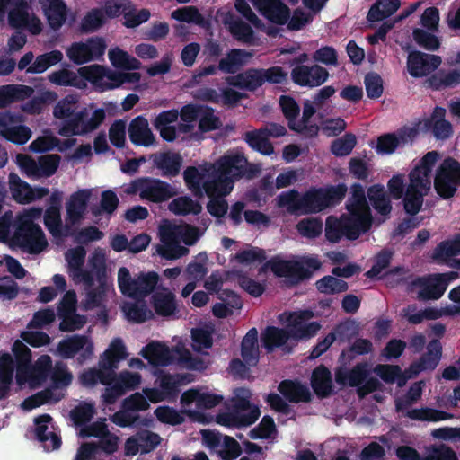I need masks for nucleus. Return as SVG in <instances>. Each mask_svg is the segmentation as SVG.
<instances>
[{"label":"nucleus","instance_id":"nucleus-1","mask_svg":"<svg viewBox=\"0 0 460 460\" xmlns=\"http://www.w3.org/2000/svg\"><path fill=\"white\" fill-rule=\"evenodd\" d=\"M441 155L438 151H429L415 162L408 174L405 185L402 173L394 174L387 181L390 197L402 199L405 211L416 215L422 208L424 198L429 194L434 178V187L442 198H450L460 185V164L452 159H445L438 166L435 176L433 172Z\"/></svg>","mask_w":460,"mask_h":460},{"label":"nucleus","instance_id":"nucleus-2","mask_svg":"<svg viewBox=\"0 0 460 460\" xmlns=\"http://www.w3.org/2000/svg\"><path fill=\"white\" fill-rule=\"evenodd\" d=\"M247 172V160L239 151H231L215 164L205 163L198 167H189L184 172V180L189 189L197 195L206 194L210 201L208 212L217 217L227 211V203L223 199L231 193L235 181Z\"/></svg>","mask_w":460,"mask_h":460},{"label":"nucleus","instance_id":"nucleus-3","mask_svg":"<svg viewBox=\"0 0 460 460\" xmlns=\"http://www.w3.org/2000/svg\"><path fill=\"white\" fill-rule=\"evenodd\" d=\"M42 208H30L18 213L13 221L12 212L0 217V241L22 248L29 253H40L48 245L47 239L37 224L40 220Z\"/></svg>","mask_w":460,"mask_h":460},{"label":"nucleus","instance_id":"nucleus-4","mask_svg":"<svg viewBox=\"0 0 460 460\" xmlns=\"http://www.w3.org/2000/svg\"><path fill=\"white\" fill-rule=\"evenodd\" d=\"M346 208L347 213L341 217L330 216L326 219L325 236L332 243H337L343 236L355 240L371 226L372 216L361 185L351 187V196Z\"/></svg>","mask_w":460,"mask_h":460},{"label":"nucleus","instance_id":"nucleus-5","mask_svg":"<svg viewBox=\"0 0 460 460\" xmlns=\"http://www.w3.org/2000/svg\"><path fill=\"white\" fill-rule=\"evenodd\" d=\"M160 243L154 248L155 253L166 260H177L189 253L186 246L193 245L200 237L198 228L163 220L158 226Z\"/></svg>","mask_w":460,"mask_h":460},{"label":"nucleus","instance_id":"nucleus-6","mask_svg":"<svg viewBox=\"0 0 460 460\" xmlns=\"http://www.w3.org/2000/svg\"><path fill=\"white\" fill-rule=\"evenodd\" d=\"M172 342L171 349L163 342L151 341L142 348L139 354L154 366H168L176 361L182 367L191 370H202L208 367L205 360L192 356L182 338L174 337Z\"/></svg>","mask_w":460,"mask_h":460},{"label":"nucleus","instance_id":"nucleus-7","mask_svg":"<svg viewBox=\"0 0 460 460\" xmlns=\"http://www.w3.org/2000/svg\"><path fill=\"white\" fill-rule=\"evenodd\" d=\"M320 267L319 260L312 255L294 257L290 260L276 257L267 261L261 270L266 271L270 269L275 276L284 278L293 284L308 278Z\"/></svg>","mask_w":460,"mask_h":460},{"label":"nucleus","instance_id":"nucleus-8","mask_svg":"<svg viewBox=\"0 0 460 460\" xmlns=\"http://www.w3.org/2000/svg\"><path fill=\"white\" fill-rule=\"evenodd\" d=\"M224 397L207 387H195L186 390L181 396L182 412L192 420L208 423L211 416L204 411L212 409L223 401Z\"/></svg>","mask_w":460,"mask_h":460},{"label":"nucleus","instance_id":"nucleus-9","mask_svg":"<svg viewBox=\"0 0 460 460\" xmlns=\"http://www.w3.org/2000/svg\"><path fill=\"white\" fill-rule=\"evenodd\" d=\"M6 13L8 24L13 28L24 29L32 35H38L43 30V22L26 0H0V21Z\"/></svg>","mask_w":460,"mask_h":460},{"label":"nucleus","instance_id":"nucleus-10","mask_svg":"<svg viewBox=\"0 0 460 460\" xmlns=\"http://www.w3.org/2000/svg\"><path fill=\"white\" fill-rule=\"evenodd\" d=\"M107 258L106 250L101 247L94 248L88 257V268L86 270L92 273L91 287H93L95 280L98 281L99 286L96 290L87 292L86 308L99 305L103 301L105 295L112 289L111 286L103 280L107 268Z\"/></svg>","mask_w":460,"mask_h":460},{"label":"nucleus","instance_id":"nucleus-11","mask_svg":"<svg viewBox=\"0 0 460 460\" xmlns=\"http://www.w3.org/2000/svg\"><path fill=\"white\" fill-rule=\"evenodd\" d=\"M106 112L90 104L79 110L75 117L63 122L58 133L62 137L84 136L97 129L104 121Z\"/></svg>","mask_w":460,"mask_h":460},{"label":"nucleus","instance_id":"nucleus-12","mask_svg":"<svg viewBox=\"0 0 460 460\" xmlns=\"http://www.w3.org/2000/svg\"><path fill=\"white\" fill-rule=\"evenodd\" d=\"M72 380L73 375L67 367L63 363H57L51 372V381L54 387L27 398L22 403V408L25 411H31L44 403H53L60 401L64 397L62 389L67 387Z\"/></svg>","mask_w":460,"mask_h":460},{"label":"nucleus","instance_id":"nucleus-13","mask_svg":"<svg viewBox=\"0 0 460 460\" xmlns=\"http://www.w3.org/2000/svg\"><path fill=\"white\" fill-rule=\"evenodd\" d=\"M101 65L81 66L76 70L61 68L48 75V80L55 85L84 90L90 83L98 90Z\"/></svg>","mask_w":460,"mask_h":460},{"label":"nucleus","instance_id":"nucleus-14","mask_svg":"<svg viewBox=\"0 0 460 460\" xmlns=\"http://www.w3.org/2000/svg\"><path fill=\"white\" fill-rule=\"evenodd\" d=\"M159 276L156 272H142L132 275L127 267L118 270L117 282L121 294L132 298H142L149 295L156 287Z\"/></svg>","mask_w":460,"mask_h":460},{"label":"nucleus","instance_id":"nucleus-15","mask_svg":"<svg viewBox=\"0 0 460 460\" xmlns=\"http://www.w3.org/2000/svg\"><path fill=\"white\" fill-rule=\"evenodd\" d=\"M314 316L311 310H299L284 312L279 320L288 330L292 340L298 341L314 337L321 329V324L312 320Z\"/></svg>","mask_w":460,"mask_h":460},{"label":"nucleus","instance_id":"nucleus-16","mask_svg":"<svg viewBox=\"0 0 460 460\" xmlns=\"http://www.w3.org/2000/svg\"><path fill=\"white\" fill-rule=\"evenodd\" d=\"M458 277L456 272L432 274L413 280L410 291L416 294L419 299H438L446 291L448 283Z\"/></svg>","mask_w":460,"mask_h":460},{"label":"nucleus","instance_id":"nucleus-17","mask_svg":"<svg viewBox=\"0 0 460 460\" xmlns=\"http://www.w3.org/2000/svg\"><path fill=\"white\" fill-rule=\"evenodd\" d=\"M128 194H138L141 199L162 202L177 194L170 184L157 179H138L125 189Z\"/></svg>","mask_w":460,"mask_h":460},{"label":"nucleus","instance_id":"nucleus-18","mask_svg":"<svg viewBox=\"0 0 460 460\" xmlns=\"http://www.w3.org/2000/svg\"><path fill=\"white\" fill-rule=\"evenodd\" d=\"M107 44L101 37H92L84 41H76L66 49L68 59L75 65H84L99 60L105 53Z\"/></svg>","mask_w":460,"mask_h":460},{"label":"nucleus","instance_id":"nucleus-19","mask_svg":"<svg viewBox=\"0 0 460 460\" xmlns=\"http://www.w3.org/2000/svg\"><path fill=\"white\" fill-rule=\"evenodd\" d=\"M346 192L347 187L344 184L309 190L302 196V214L319 212L341 200Z\"/></svg>","mask_w":460,"mask_h":460},{"label":"nucleus","instance_id":"nucleus-20","mask_svg":"<svg viewBox=\"0 0 460 460\" xmlns=\"http://www.w3.org/2000/svg\"><path fill=\"white\" fill-rule=\"evenodd\" d=\"M251 395L248 389L236 388L231 400L236 410H251V416L239 419L231 413H221L217 416V422L226 427L247 426L253 423L259 417L260 412L257 408H252L250 403Z\"/></svg>","mask_w":460,"mask_h":460},{"label":"nucleus","instance_id":"nucleus-21","mask_svg":"<svg viewBox=\"0 0 460 460\" xmlns=\"http://www.w3.org/2000/svg\"><path fill=\"white\" fill-rule=\"evenodd\" d=\"M94 353V344L88 335H72L59 341L56 354L63 358H73L78 355L80 364L92 358Z\"/></svg>","mask_w":460,"mask_h":460},{"label":"nucleus","instance_id":"nucleus-22","mask_svg":"<svg viewBox=\"0 0 460 460\" xmlns=\"http://www.w3.org/2000/svg\"><path fill=\"white\" fill-rule=\"evenodd\" d=\"M142 383V376L137 372L124 369L117 375H112L111 384L106 387L102 394L106 403H113L127 391L135 390Z\"/></svg>","mask_w":460,"mask_h":460},{"label":"nucleus","instance_id":"nucleus-23","mask_svg":"<svg viewBox=\"0 0 460 460\" xmlns=\"http://www.w3.org/2000/svg\"><path fill=\"white\" fill-rule=\"evenodd\" d=\"M86 251L82 246L68 249L65 254L66 270L71 280L76 285L91 288L92 273L84 268Z\"/></svg>","mask_w":460,"mask_h":460},{"label":"nucleus","instance_id":"nucleus-24","mask_svg":"<svg viewBox=\"0 0 460 460\" xmlns=\"http://www.w3.org/2000/svg\"><path fill=\"white\" fill-rule=\"evenodd\" d=\"M96 198L93 189H82L69 196L66 202V223L73 226L80 223L87 213L88 205Z\"/></svg>","mask_w":460,"mask_h":460},{"label":"nucleus","instance_id":"nucleus-25","mask_svg":"<svg viewBox=\"0 0 460 460\" xmlns=\"http://www.w3.org/2000/svg\"><path fill=\"white\" fill-rule=\"evenodd\" d=\"M52 365L51 358L48 355L40 356L31 369L18 367L16 381L20 386L36 388L41 385L49 376Z\"/></svg>","mask_w":460,"mask_h":460},{"label":"nucleus","instance_id":"nucleus-26","mask_svg":"<svg viewBox=\"0 0 460 460\" xmlns=\"http://www.w3.org/2000/svg\"><path fill=\"white\" fill-rule=\"evenodd\" d=\"M192 381L190 376L181 375H164L161 376L159 386L157 388H145L143 393L150 402L157 403L159 402L173 397L178 390V386Z\"/></svg>","mask_w":460,"mask_h":460},{"label":"nucleus","instance_id":"nucleus-27","mask_svg":"<svg viewBox=\"0 0 460 460\" xmlns=\"http://www.w3.org/2000/svg\"><path fill=\"white\" fill-rule=\"evenodd\" d=\"M8 182L13 199L20 204L31 203L49 194L47 188L32 187L14 172L9 174Z\"/></svg>","mask_w":460,"mask_h":460},{"label":"nucleus","instance_id":"nucleus-28","mask_svg":"<svg viewBox=\"0 0 460 460\" xmlns=\"http://www.w3.org/2000/svg\"><path fill=\"white\" fill-rule=\"evenodd\" d=\"M20 122L21 119L10 112L0 113V136L14 144H25L31 137L32 132Z\"/></svg>","mask_w":460,"mask_h":460},{"label":"nucleus","instance_id":"nucleus-29","mask_svg":"<svg viewBox=\"0 0 460 460\" xmlns=\"http://www.w3.org/2000/svg\"><path fill=\"white\" fill-rule=\"evenodd\" d=\"M418 136V129L406 127L393 134H385L377 138L376 150L380 155L393 154L397 148L411 144Z\"/></svg>","mask_w":460,"mask_h":460},{"label":"nucleus","instance_id":"nucleus-30","mask_svg":"<svg viewBox=\"0 0 460 460\" xmlns=\"http://www.w3.org/2000/svg\"><path fill=\"white\" fill-rule=\"evenodd\" d=\"M293 81L300 86L317 87L324 84L329 78V72L319 65H300L291 72Z\"/></svg>","mask_w":460,"mask_h":460},{"label":"nucleus","instance_id":"nucleus-31","mask_svg":"<svg viewBox=\"0 0 460 460\" xmlns=\"http://www.w3.org/2000/svg\"><path fill=\"white\" fill-rule=\"evenodd\" d=\"M285 127L279 124H270L260 130L248 132L246 134V141L252 149L263 155H270L273 153V147L268 141V137H280L285 135Z\"/></svg>","mask_w":460,"mask_h":460},{"label":"nucleus","instance_id":"nucleus-32","mask_svg":"<svg viewBox=\"0 0 460 460\" xmlns=\"http://www.w3.org/2000/svg\"><path fill=\"white\" fill-rule=\"evenodd\" d=\"M441 62L438 56L412 51L408 56L407 70L413 77H423L435 71Z\"/></svg>","mask_w":460,"mask_h":460},{"label":"nucleus","instance_id":"nucleus-33","mask_svg":"<svg viewBox=\"0 0 460 460\" xmlns=\"http://www.w3.org/2000/svg\"><path fill=\"white\" fill-rule=\"evenodd\" d=\"M98 91L104 92L118 88L124 84H137L141 75L137 72H116L101 65Z\"/></svg>","mask_w":460,"mask_h":460},{"label":"nucleus","instance_id":"nucleus-34","mask_svg":"<svg viewBox=\"0 0 460 460\" xmlns=\"http://www.w3.org/2000/svg\"><path fill=\"white\" fill-rule=\"evenodd\" d=\"M445 116L446 110L437 107L430 118L420 121L412 128H416L418 133L420 131L431 129L433 135L438 139L448 138L453 133V128L450 122L445 119Z\"/></svg>","mask_w":460,"mask_h":460},{"label":"nucleus","instance_id":"nucleus-35","mask_svg":"<svg viewBox=\"0 0 460 460\" xmlns=\"http://www.w3.org/2000/svg\"><path fill=\"white\" fill-rule=\"evenodd\" d=\"M78 435L82 438H98L102 448L107 453H113L118 448L119 438L109 432L104 420H98L90 425L82 426Z\"/></svg>","mask_w":460,"mask_h":460},{"label":"nucleus","instance_id":"nucleus-36","mask_svg":"<svg viewBox=\"0 0 460 460\" xmlns=\"http://www.w3.org/2000/svg\"><path fill=\"white\" fill-rule=\"evenodd\" d=\"M256 8L269 21L277 24L288 22L290 11L280 0H252Z\"/></svg>","mask_w":460,"mask_h":460},{"label":"nucleus","instance_id":"nucleus-37","mask_svg":"<svg viewBox=\"0 0 460 460\" xmlns=\"http://www.w3.org/2000/svg\"><path fill=\"white\" fill-rule=\"evenodd\" d=\"M50 28L58 30L67 18V6L62 0H39Z\"/></svg>","mask_w":460,"mask_h":460},{"label":"nucleus","instance_id":"nucleus-38","mask_svg":"<svg viewBox=\"0 0 460 460\" xmlns=\"http://www.w3.org/2000/svg\"><path fill=\"white\" fill-rule=\"evenodd\" d=\"M128 357L127 347L120 338H114L100 356L99 366L110 370L118 367L119 363Z\"/></svg>","mask_w":460,"mask_h":460},{"label":"nucleus","instance_id":"nucleus-39","mask_svg":"<svg viewBox=\"0 0 460 460\" xmlns=\"http://www.w3.org/2000/svg\"><path fill=\"white\" fill-rule=\"evenodd\" d=\"M128 136L130 141L137 146H150L155 142L154 134L152 133L148 121L137 117L134 119L128 127Z\"/></svg>","mask_w":460,"mask_h":460},{"label":"nucleus","instance_id":"nucleus-40","mask_svg":"<svg viewBox=\"0 0 460 460\" xmlns=\"http://www.w3.org/2000/svg\"><path fill=\"white\" fill-rule=\"evenodd\" d=\"M179 118L176 110L161 112L153 121L155 128L160 132L161 137L167 141H173L180 137L179 128L172 126Z\"/></svg>","mask_w":460,"mask_h":460},{"label":"nucleus","instance_id":"nucleus-41","mask_svg":"<svg viewBox=\"0 0 460 460\" xmlns=\"http://www.w3.org/2000/svg\"><path fill=\"white\" fill-rule=\"evenodd\" d=\"M76 143L75 139H67L60 145V140L53 135L50 131H45L42 136H39L34 139L29 146L30 151L32 153H44L50 151L56 147L59 151H65L67 148L72 147Z\"/></svg>","mask_w":460,"mask_h":460},{"label":"nucleus","instance_id":"nucleus-42","mask_svg":"<svg viewBox=\"0 0 460 460\" xmlns=\"http://www.w3.org/2000/svg\"><path fill=\"white\" fill-rule=\"evenodd\" d=\"M441 357V346L438 341H431L428 348L427 353L420 362L413 363L407 371L408 377H412L418 373L424 370L434 369Z\"/></svg>","mask_w":460,"mask_h":460},{"label":"nucleus","instance_id":"nucleus-43","mask_svg":"<svg viewBox=\"0 0 460 460\" xmlns=\"http://www.w3.org/2000/svg\"><path fill=\"white\" fill-rule=\"evenodd\" d=\"M50 421L51 417L48 414L41 415L35 419L36 435L47 451L55 450L58 448L61 444L58 436L52 431H49V424Z\"/></svg>","mask_w":460,"mask_h":460},{"label":"nucleus","instance_id":"nucleus-44","mask_svg":"<svg viewBox=\"0 0 460 460\" xmlns=\"http://www.w3.org/2000/svg\"><path fill=\"white\" fill-rule=\"evenodd\" d=\"M153 305L157 314L170 316L175 314L177 305L174 294L168 288H158L152 296Z\"/></svg>","mask_w":460,"mask_h":460},{"label":"nucleus","instance_id":"nucleus-45","mask_svg":"<svg viewBox=\"0 0 460 460\" xmlns=\"http://www.w3.org/2000/svg\"><path fill=\"white\" fill-rule=\"evenodd\" d=\"M227 83L240 88L254 90L264 84L262 69H250L235 76L228 77Z\"/></svg>","mask_w":460,"mask_h":460},{"label":"nucleus","instance_id":"nucleus-46","mask_svg":"<svg viewBox=\"0 0 460 460\" xmlns=\"http://www.w3.org/2000/svg\"><path fill=\"white\" fill-rule=\"evenodd\" d=\"M111 379L112 373L110 369L102 367L84 369L78 376L80 384L85 387H93L98 383L110 386Z\"/></svg>","mask_w":460,"mask_h":460},{"label":"nucleus","instance_id":"nucleus-47","mask_svg":"<svg viewBox=\"0 0 460 460\" xmlns=\"http://www.w3.org/2000/svg\"><path fill=\"white\" fill-rule=\"evenodd\" d=\"M266 258L264 252L252 246H246L236 252L230 260L234 267L249 268Z\"/></svg>","mask_w":460,"mask_h":460},{"label":"nucleus","instance_id":"nucleus-48","mask_svg":"<svg viewBox=\"0 0 460 460\" xmlns=\"http://www.w3.org/2000/svg\"><path fill=\"white\" fill-rule=\"evenodd\" d=\"M80 97L77 94H68L58 101L53 108V117L65 119L75 117L79 107Z\"/></svg>","mask_w":460,"mask_h":460},{"label":"nucleus","instance_id":"nucleus-49","mask_svg":"<svg viewBox=\"0 0 460 460\" xmlns=\"http://www.w3.org/2000/svg\"><path fill=\"white\" fill-rule=\"evenodd\" d=\"M63 58V53L58 49L39 55L33 63L26 69V72L31 74L44 73L50 66L60 63Z\"/></svg>","mask_w":460,"mask_h":460},{"label":"nucleus","instance_id":"nucleus-50","mask_svg":"<svg viewBox=\"0 0 460 460\" xmlns=\"http://www.w3.org/2000/svg\"><path fill=\"white\" fill-rule=\"evenodd\" d=\"M34 90L27 85H4L0 87V108L9 103L30 97Z\"/></svg>","mask_w":460,"mask_h":460},{"label":"nucleus","instance_id":"nucleus-51","mask_svg":"<svg viewBox=\"0 0 460 460\" xmlns=\"http://www.w3.org/2000/svg\"><path fill=\"white\" fill-rule=\"evenodd\" d=\"M108 58L111 64L116 68L137 70L141 66V63L136 58L118 47L109 50Z\"/></svg>","mask_w":460,"mask_h":460},{"label":"nucleus","instance_id":"nucleus-52","mask_svg":"<svg viewBox=\"0 0 460 460\" xmlns=\"http://www.w3.org/2000/svg\"><path fill=\"white\" fill-rule=\"evenodd\" d=\"M367 195L374 208L379 214L386 216L391 212V200L384 186L377 184L370 187L367 190Z\"/></svg>","mask_w":460,"mask_h":460},{"label":"nucleus","instance_id":"nucleus-53","mask_svg":"<svg viewBox=\"0 0 460 460\" xmlns=\"http://www.w3.org/2000/svg\"><path fill=\"white\" fill-rule=\"evenodd\" d=\"M252 54L241 49L231 50L219 62V68L225 73H234L240 66L246 64Z\"/></svg>","mask_w":460,"mask_h":460},{"label":"nucleus","instance_id":"nucleus-54","mask_svg":"<svg viewBox=\"0 0 460 460\" xmlns=\"http://www.w3.org/2000/svg\"><path fill=\"white\" fill-rule=\"evenodd\" d=\"M154 162L164 175H176L181 167V157L175 153H161L155 155Z\"/></svg>","mask_w":460,"mask_h":460},{"label":"nucleus","instance_id":"nucleus-55","mask_svg":"<svg viewBox=\"0 0 460 460\" xmlns=\"http://www.w3.org/2000/svg\"><path fill=\"white\" fill-rule=\"evenodd\" d=\"M212 324L197 327L191 330V346L195 351L201 352L212 346Z\"/></svg>","mask_w":460,"mask_h":460},{"label":"nucleus","instance_id":"nucleus-56","mask_svg":"<svg viewBox=\"0 0 460 460\" xmlns=\"http://www.w3.org/2000/svg\"><path fill=\"white\" fill-rule=\"evenodd\" d=\"M257 340L258 332L256 329H251L243 339L242 357L248 365H253L257 362L259 357Z\"/></svg>","mask_w":460,"mask_h":460},{"label":"nucleus","instance_id":"nucleus-57","mask_svg":"<svg viewBox=\"0 0 460 460\" xmlns=\"http://www.w3.org/2000/svg\"><path fill=\"white\" fill-rule=\"evenodd\" d=\"M399 0H377L370 8L367 18L371 22L381 21L397 11Z\"/></svg>","mask_w":460,"mask_h":460},{"label":"nucleus","instance_id":"nucleus-58","mask_svg":"<svg viewBox=\"0 0 460 460\" xmlns=\"http://www.w3.org/2000/svg\"><path fill=\"white\" fill-rule=\"evenodd\" d=\"M457 255H460V234L441 242L433 252V258L440 261Z\"/></svg>","mask_w":460,"mask_h":460},{"label":"nucleus","instance_id":"nucleus-59","mask_svg":"<svg viewBox=\"0 0 460 460\" xmlns=\"http://www.w3.org/2000/svg\"><path fill=\"white\" fill-rule=\"evenodd\" d=\"M279 391L290 402L307 401L310 398V392L305 386L291 381L280 383Z\"/></svg>","mask_w":460,"mask_h":460},{"label":"nucleus","instance_id":"nucleus-60","mask_svg":"<svg viewBox=\"0 0 460 460\" xmlns=\"http://www.w3.org/2000/svg\"><path fill=\"white\" fill-rule=\"evenodd\" d=\"M122 312L128 321L136 323L145 322L154 315L153 312L142 302L125 303L122 305Z\"/></svg>","mask_w":460,"mask_h":460},{"label":"nucleus","instance_id":"nucleus-61","mask_svg":"<svg viewBox=\"0 0 460 460\" xmlns=\"http://www.w3.org/2000/svg\"><path fill=\"white\" fill-rule=\"evenodd\" d=\"M312 386L318 395L329 394L332 387L331 373L323 367L315 368L312 375Z\"/></svg>","mask_w":460,"mask_h":460},{"label":"nucleus","instance_id":"nucleus-62","mask_svg":"<svg viewBox=\"0 0 460 460\" xmlns=\"http://www.w3.org/2000/svg\"><path fill=\"white\" fill-rule=\"evenodd\" d=\"M276 202L279 208L288 213H302V197L297 191L289 190L282 192L277 197Z\"/></svg>","mask_w":460,"mask_h":460},{"label":"nucleus","instance_id":"nucleus-63","mask_svg":"<svg viewBox=\"0 0 460 460\" xmlns=\"http://www.w3.org/2000/svg\"><path fill=\"white\" fill-rule=\"evenodd\" d=\"M262 340L264 346L268 349H272L275 347L285 344L289 340H292V338L287 328L284 330L277 327H268L262 334Z\"/></svg>","mask_w":460,"mask_h":460},{"label":"nucleus","instance_id":"nucleus-64","mask_svg":"<svg viewBox=\"0 0 460 460\" xmlns=\"http://www.w3.org/2000/svg\"><path fill=\"white\" fill-rule=\"evenodd\" d=\"M181 123L178 125L179 135L182 139L189 138L190 133L195 126V121L198 117V109L194 106H185L181 111Z\"/></svg>","mask_w":460,"mask_h":460}]
</instances>
